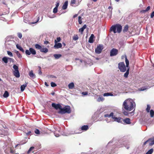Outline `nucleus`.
<instances>
[{
    "mask_svg": "<svg viewBox=\"0 0 154 154\" xmlns=\"http://www.w3.org/2000/svg\"><path fill=\"white\" fill-rule=\"evenodd\" d=\"M135 103L132 99H127L123 102L122 107L128 111H131L135 107Z\"/></svg>",
    "mask_w": 154,
    "mask_h": 154,
    "instance_id": "1",
    "label": "nucleus"
},
{
    "mask_svg": "<svg viewBox=\"0 0 154 154\" xmlns=\"http://www.w3.org/2000/svg\"><path fill=\"white\" fill-rule=\"evenodd\" d=\"M122 29V26L119 24H116L115 25H112L110 29V31H112L115 33L116 32L120 33Z\"/></svg>",
    "mask_w": 154,
    "mask_h": 154,
    "instance_id": "2",
    "label": "nucleus"
},
{
    "mask_svg": "<svg viewBox=\"0 0 154 154\" xmlns=\"http://www.w3.org/2000/svg\"><path fill=\"white\" fill-rule=\"evenodd\" d=\"M71 112L70 107L69 106H66L63 108L61 107L60 110L58 112V113L61 114H63L66 113H70Z\"/></svg>",
    "mask_w": 154,
    "mask_h": 154,
    "instance_id": "3",
    "label": "nucleus"
},
{
    "mask_svg": "<svg viewBox=\"0 0 154 154\" xmlns=\"http://www.w3.org/2000/svg\"><path fill=\"white\" fill-rule=\"evenodd\" d=\"M112 144L115 145L118 147H121L123 146V144L121 143V140H116L113 139L112 141H111L108 143L107 146H109L110 145Z\"/></svg>",
    "mask_w": 154,
    "mask_h": 154,
    "instance_id": "4",
    "label": "nucleus"
},
{
    "mask_svg": "<svg viewBox=\"0 0 154 154\" xmlns=\"http://www.w3.org/2000/svg\"><path fill=\"white\" fill-rule=\"evenodd\" d=\"M118 68L121 72H125L126 70L125 63L123 62H120L119 63Z\"/></svg>",
    "mask_w": 154,
    "mask_h": 154,
    "instance_id": "5",
    "label": "nucleus"
},
{
    "mask_svg": "<svg viewBox=\"0 0 154 154\" xmlns=\"http://www.w3.org/2000/svg\"><path fill=\"white\" fill-rule=\"evenodd\" d=\"M25 53L26 55H30L31 54L32 55H35L36 54L35 50L32 48H30L29 50H26L25 51Z\"/></svg>",
    "mask_w": 154,
    "mask_h": 154,
    "instance_id": "6",
    "label": "nucleus"
},
{
    "mask_svg": "<svg viewBox=\"0 0 154 154\" xmlns=\"http://www.w3.org/2000/svg\"><path fill=\"white\" fill-rule=\"evenodd\" d=\"M103 49V45H99L95 49V52L97 54H100L101 53Z\"/></svg>",
    "mask_w": 154,
    "mask_h": 154,
    "instance_id": "7",
    "label": "nucleus"
},
{
    "mask_svg": "<svg viewBox=\"0 0 154 154\" xmlns=\"http://www.w3.org/2000/svg\"><path fill=\"white\" fill-rule=\"evenodd\" d=\"M118 53V50L116 48H112L110 51V56L111 57L116 55Z\"/></svg>",
    "mask_w": 154,
    "mask_h": 154,
    "instance_id": "8",
    "label": "nucleus"
},
{
    "mask_svg": "<svg viewBox=\"0 0 154 154\" xmlns=\"http://www.w3.org/2000/svg\"><path fill=\"white\" fill-rule=\"evenodd\" d=\"M51 106L56 110L59 109L60 110L62 107L60 104L59 103L56 104L55 103H52L51 104Z\"/></svg>",
    "mask_w": 154,
    "mask_h": 154,
    "instance_id": "9",
    "label": "nucleus"
},
{
    "mask_svg": "<svg viewBox=\"0 0 154 154\" xmlns=\"http://www.w3.org/2000/svg\"><path fill=\"white\" fill-rule=\"evenodd\" d=\"M54 128L55 130L54 133V135L56 137H58L60 136V134L58 133H57V132H58L60 133L61 129L60 128H58L57 127H54Z\"/></svg>",
    "mask_w": 154,
    "mask_h": 154,
    "instance_id": "10",
    "label": "nucleus"
},
{
    "mask_svg": "<svg viewBox=\"0 0 154 154\" xmlns=\"http://www.w3.org/2000/svg\"><path fill=\"white\" fill-rule=\"evenodd\" d=\"M112 119H114V121H116L119 123H122L123 119L121 117H116L113 116Z\"/></svg>",
    "mask_w": 154,
    "mask_h": 154,
    "instance_id": "11",
    "label": "nucleus"
},
{
    "mask_svg": "<svg viewBox=\"0 0 154 154\" xmlns=\"http://www.w3.org/2000/svg\"><path fill=\"white\" fill-rule=\"evenodd\" d=\"M62 46V45L61 43H55L54 48L55 49H58L61 48Z\"/></svg>",
    "mask_w": 154,
    "mask_h": 154,
    "instance_id": "12",
    "label": "nucleus"
},
{
    "mask_svg": "<svg viewBox=\"0 0 154 154\" xmlns=\"http://www.w3.org/2000/svg\"><path fill=\"white\" fill-rule=\"evenodd\" d=\"M13 73L14 75L17 78H19L20 77V74L19 70L13 71Z\"/></svg>",
    "mask_w": 154,
    "mask_h": 154,
    "instance_id": "13",
    "label": "nucleus"
},
{
    "mask_svg": "<svg viewBox=\"0 0 154 154\" xmlns=\"http://www.w3.org/2000/svg\"><path fill=\"white\" fill-rule=\"evenodd\" d=\"M40 51L41 52L46 53L48 51V50L47 48H45L44 46H42Z\"/></svg>",
    "mask_w": 154,
    "mask_h": 154,
    "instance_id": "14",
    "label": "nucleus"
},
{
    "mask_svg": "<svg viewBox=\"0 0 154 154\" xmlns=\"http://www.w3.org/2000/svg\"><path fill=\"white\" fill-rule=\"evenodd\" d=\"M122 121L127 124H131L130 119L129 118H127L125 119H123Z\"/></svg>",
    "mask_w": 154,
    "mask_h": 154,
    "instance_id": "15",
    "label": "nucleus"
},
{
    "mask_svg": "<svg viewBox=\"0 0 154 154\" xmlns=\"http://www.w3.org/2000/svg\"><path fill=\"white\" fill-rule=\"evenodd\" d=\"M94 37V35L92 34L89 38L88 42L90 43H93L94 42V40H93Z\"/></svg>",
    "mask_w": 154,
    "mask_h": 154,
    "instance_id": "16",
    "label": "nucleus"
},
{
    "mask_svg": "<svg viewBox=\"0 0 154 154\" xmlns=\"http://www.w3.org/2000/svg\"><path fill=\"white\" fill-rule=\"evenodd\" d=\"M68 1H66L64 2V4L63 5L62 7V9L63 10L66 9L67 8V6H68Z\"/></svg>",
    "mask_w": 154,
    "mask_h": 154,
    "instance_id": "17",
    "label": "nucleus"
},
{
    "mask_svg": "<svg viewBox=\"0 0 154 154\" xmlns=\"http://www.w3.org/2000/svg\"><path fill=\"white\" fill-rule=\"evenodd\" d=\"M149 140V145L152 146L154 144V137Z\"/></svg>",
    "mask_w": 154,
    "mask_h": 154,
    "instance_id": "18",
    "label": "nucleus"
},
{
    "mask_svg": "<svg viewBox=\"0 0 154 154\" xmlns=\"http://www.w3.org/2000/svg\"><path fill=\"white\" fill-rule=\"evenodd\" d=\"M87 26L86 24H85L82 27L80 28L79 29V31L80 32H81L82 34L83 33V32L84 31V30L86 28Z\"/></svg>",
    "mask_w": 154,
    "mask_h": 154,
    "instance_id": "19",
    "label": "nucleus"
},
{
    "mask_svg": "<svg viewBox=\"0 0 154 154\" xmlns=\"http://www.w3.org/2000/svg\"><path fill=\"white\" fill-rule=\"evenodd\" d=\"M28 83L21 85L20 87V90L21 91H24L25 88L26 87Z\"/></svg>",
    "mask_w": 154,
    "mask_h": 154,
    "instance_id": "20",
    "label": "nucleus"
},
{
    "mask_svg": "<svg viewBox=\"0 0 154 154\" xmlns=\"http://www.w3.org/2000/svg\"><path fill=\"white\" fill-rule=\"evenodd\" d=\"M16 46L17 48L19 49L20 51H22L23 53H24V50L23 48L21 47L18 44H17L16 45Z\"/></svg>",
    "mask_w": 154,
    "mask_h": 154,
    "instance_id": "21",
    "label": "nucleus"
},
{
    "mask_svg": "<svg viewBox=\"0 0 154 154\" xmlns=\"http://www.w3.org/2000/svg\"><path fill=\"white\" fill-rule=\"evenodd\" d=\"M29 75L30 77L32 79H34L35 77V75L33 73L32 70L29 72Z\"/></svg>",
    "mask_w": 154,
    "mask_h": 154,
    "instance_id": "22",
    "label": "nucleus"
},
{
    "mask_svg": "<svg viewBox=\"0 0 154 154\" xmlns=\"http://www.w3.org/2000/svg\"><path fill=\"white\" fill-rule=\"evenodd\" d=\"M88 126L87 125H84L81 127V130L82 131H86L88 129Z\"/></svg>",
    "mask_w": 154,
    "mask_h": 154,
    "instance_id": "23",
    "label": "nucleus"
},
{
    "mask_svg": "<svg viewBox=\"0 0 154 154\" xmlns=\"http://www.w3.org/2000/svg\"><path fill=\"white\" fill-rule=\"evenodd\" d=\"M114 113L113 112H111L109 115L108 114H105L104 115V116L105 117H112V118L113 116Z\"/></svg>",
    "mask_w": 154,
    "mask_h": 154,
    "instance_id": "24",
    "label": "nucleus"
},
{
    "mask_svg": "<svg viewBox=\"0 0 154 154\" xmlns=\"http://www.w3.org/2000/svg\"><path fill=\"white\" fill-rule=\"evenodd\" d=\"M129 28V26L128 25H126L124 27V29L123 30V32L124 33H125L127 32V31L128 30Z\"/></svg>",
    "mask_w": 154,
    "mask_h": 154,
    "instance_id": "25",
    "label": "nucleus"
},
{
    "mask_svg": "<svg viewBox=\"0 0 154 154\" xmlns=\"http://www.w3.org/2000/svg\"><path fill=\"white\" fill-rule=\"evenodd\" d=\"M68 88L70 89H73L74 87V83L72 82L69 83L68 85Z\"/></svg>",
    "mask_w": 154,
    "mask_h": 154,
    "instance_id": "26",
    "label": "nucleus"
},
{
    "mask_svg": "<svg viewBox=\"0 0 154 154\" xmlns=\"http://www.w3.org/2000/svg\"><path fill=\"white\" fill-rule=\"evenodd\" d=\"M8 57H4L2 58V61L5 63H8Z\"/></svg>",
    "mask_w": 154,
    "mask_h": 154,
    "instance_id": "27",
    "label": "nucleus"
},
{
    "mask_svg": "<svg viewBox=\"0 0 154 154\" xmlns=\"http://www.w3.org/2000/svg\"><path fill=\"white\" fill-rule=\"evenodd\" d=\"M104 98L102 96H100L97 100V102H100V101H103L104 100Z\"/></svg>",
    "mask_w": 154,
    "mask_h": 154,
    "instance_id": "28",
    "label": "nucleus"
},
{
    "mask_svg": "<svg viewBox=\"0 0 154 154\" xmlns=\"http://www.w3.org/2000/svg\"><path fill=\"white\" fill-rule=\"evenodd\" d=\"M9 96V94L7 91H5L4 94L3 95V96L5 98H7Z\"/></svg>",
    "mask_w": 154,
    "mask_h": 154,
    "instance_id": "29",
    "label": "nucleus"
},
{
    "mask_svg": "<svg viewBox=\"0 0 154 154\" xmlns=\"http://www.w3.org/2000/svg\"><path fill=\"white\" fill-rule=\"evenodd\" d=\"M54 56L55 59H58L61 57V55L60 54H54Z\"/></svg>",
    "mask_w": 154,
    "mask_h": 154,
    "instance_id": "30",
    "label": "nucleus"
},
{
    "mask_svg": "<svg viewBox=\"0 0 154 154\" xmlns=\"http://www.w3.org/2000/svg\"><path fill=\"white\" fill-rule=\"evenodd\" d=\"M129 68H128L127 70L126 71V72L124 74V76L125 78H127L128 75L129 74Z\"/></svg>",
    "mask_w": 154,
    "mask_h": 154,
    "instance_id": "31",
    "label": "nucleus"
},
{
    "mask_svg": "<svg viewBox=\"0 0 154 154\" xmlns=\"http://www.w3.org/2000/svg\"><path fill=\"white\" fill-rule=\"evenodd\" d=\"M103 96L104 97L108 96H113V95L112 94L110 93H105L103 94Z\"/></svg>",
    "mask_w": 154,
    "mask_h": 154,
    "instance_id": "32",
    "label": "nucleus"
},
{
    "mask_svg": "<svg viewBox=\"0 0 154 154\" xmlns=\"http://www.w3.org/2000/svg\"><path fill=\"white\" fill-rule=\"evenodd\" d=\"M125 62L126 64V67H129V62L126 56L125 57Z\"/></svg>",
    "mask_w": 154,
    "mask_h": 154,
    "instance_id": "33",
    "label": "nucleus"
},
{
    "mask_svg": "<svg viewBox=\"0 0 154 154\" xmlns=\"http://www.w3.org/2000/svg\"><path fill=\"white\" fill-rule=\"evenodd\" d=\"M15 53L17 55L18 57L19 58H21L22 57V56L19 52L17 50H15Z\"/></svg>",
    "mask_w": 154,
    "mask_h": 154,
    "instance_id": "34",
    "label": "nucleus"
},
{
    "mask_svg": "<svg viewBox=\"0 0 154 154\" xmlns=\"http://www.w3.org/2000/svg\"><path fill=\"white\" fill-rule=\"evenodd\" d=\"M42 46H40L38 44H36L35 45V48L38 50H40L41 49V47Z\"/></svg>",
    "mask_w": 154,
    "mask_h": 154,
    "instance_id": "35",
    "label": "nucleus"
},
{
    "mask_svg": "<svg viewBox=\"0 0 154 154\" xmlns=\"http://www.w3.org/2000/svg\"><path fill=\"white\" fill-rule=\"evenodd\" d=\"M112 11L111 10L109 11V12H108L107 15L109 17V18L110 19L112 17Z\"/></svg>",
    "mask_w": 154,
    "mask_h": 154,
    "instance_id": "36",
    "label": "nucleus"
},
{
    "mask_svg": "<svg viewBox=\"0 0 154 154\" xmlns=\"http://www.w3.org/2000/svg\"><path fill=\"white\" fill-rule=\"evenodd\" d=\"M13 68L14 69V71H16L18 70V67L16 65H14L13 66Z\"/></svg>",
    "mask_w": 154,
    "mask_h": 154,
    "instance_id": "37",
    "label": "nucleus"
},
{
    "mask_svg": "<svg viewBox=\"0 0 154 154\" xmlns=\"http://www.w3.org/2000/svg\"><path fill=\"white\" fill-rule=\"evenodd\" d=\"M150 116L151 117H152L154 116V111L152 109H151L150 111Z\"/></svg>",
    "mask_w": 154,
    "mask_h": 154,
    "instance_id": "38",
    "label": "nucleus"
},
{
    "mask_svg": "<svg viewBox=\"0 0 154 154\" xmlns=\"http://www.w3.org/2000/svg\"><path fill=\"white\" fill-rule=\"evenodd\" d=\"M150 9V7L149 6H148L147 7V8H146V9L145 10H143L142 11V12H147Z\"/></svg>",
    "mask_w": 154,
    "mask_h": 154,
    "instance_id": "39",
    "label": "nucleus"
},
{
    "mask_svg": "<svg viewBox=\"0 0 154 154\" xmlns=\"http://www.w3.org/2000/svg\"><path fill=\"white\" fill-rule=\"evenodd\" d=\"M153 152V149H151L148 151L146 154H151Z\"/></svg>",
    "mask_w": 154,
    "mask_h": 154,
    "instance_id": "40",
    "label": "nucleus"
},
{
    "mask_svg": "<svg viewBox=\"0 0 154 154\" xmlns=\"http://www.w3.org/2000/svg\"><path fill=\"white\" fill-rule=\"evenodd\" d=\"M150 109V106L149 104H147V108H146V111L148 112H149V110Z\"/></svg>",
    "mask_w": 154,
    "mask_h": 154,
    "instance_id": "41",
    "label": "nucleus"
},
{
    "mask_svg": "<svg viewBox=\"0 0 154 154\" xmlns=\"http://www.w3.org/2000/svg\"><path fill=\"white\" fill-rule=\"evenodd\" d=\"M34 147L33 146L30 147L29 149V150L27 151V153H29L31 152L34 149Z\"/></svg>",
    "mask_w": 154,
    "mask_h": 154,
    "instance_id": "42",
    "label": "nucleus"
},
{
    "mask_svg": "<svg viewBox=\"0 0 154 154\" xmlns=\"http://www.w3.org/2000/svg\"><path fill=\"white\" fill-rule=\"evenodd\" d=\"M8 54L11 57H13V55L12 53L10 51H7Z\"/></svg>",
    "mask_w": 154,
    "mask_h": 154,
    "instance_id": "43",
    "label": "nucleus"
},
{
    "mask_svg": "<svg viewBox=\"0 0 154 154\" xmlns=\"http://www.w3.org/2000/svg\"><path fill=\"white\" fill-rule=\"evenodd\" d=\"M79 39V37L78 36L76 35H75L73 37V40L75 41H76Z\"/></svg>",
    "mask_w": 154,
    "mask_h": 154,
    "instance_id": "44",
    "label": "nucleus"
},
{
    "mask_svg": "<svg viewBox=\"0 0 154 154\" xmlns=\"http://www.w3.org/2000/svg\"><path fill=\"white\" fill-rule=\"evenodd\" d=\"M61 38L60 37H57V40L54 41L55 43H57V42H60V41Z\"/></svg>",
    "mask_w": 154,
    "mask_h": 154,
    "instance_id": "45",
    "label": "nucleus"
},
{
    "mask_svg": "<svg viewBox=\"0 0 154 154\" xmlns=\"http://www.w3.org/2000/svg\"><path fill=\"white\" fill-rule=\"evenodd\" d=\"M35 133L36 134H40L39 131L37 129H35L34 131Z\"/></svg>",
    "mask_w": 154,
    "mask_h": 154,
    "instance_id": "46",
    "label": "nucleus"
},
{
    "mask_svg": "<svg viewBox=\"0 0 154 154\" xmlns=\"http://www.w3.org/2000/svg\"><path fill=\"white\" fill-rule=\"evenodd\" d=\"M51 86L52 87H55L57 86V85L54 82H52L51 83Z\"/></svg>",
    "mask_w": 154,
    "mask_h": 154,
    "instance_id": "47",
    "label": "nucleus"
},
{
    "mask_svg": "<svg viewBox=\"0 0 154 154\" xmlns=\"http://www.w3.org/2000/svg\"><path fill=\"white\" fill-rule=\"evenodd\" d=\"M17 36L20 38L21 39L22 37V34L20 32H18L17 33Z\"/></svg>",
    "mask_w": 154,
    "mask_h": 154,
    "instance_id": "48",
    "label": "nucleus"
},
{
    "mask_svg": "<svg viewBox=\"0 0 154 154\" xmlns=\"http://www.w3.org/2000/svg\"><path fill=\"white\" fill-rule=\"evenodd\" d=\"M123 114L126 116H128L129 114V113L125 110H124L123 112Z\"/></svg>",
    "mask_w": 154,
    "mask_h": 154,
    "instance_id": "49",
    "label": "nucleus"
},
{
    "mask_svg": "<svg viewBox=\"0 0 154 154\" xmlns=\"http://www.w3.org/2000/svg\"><path fill=\"white\" fill-rule=\"evenodd\" d=\"M57 8H57V7H55L53 11V12L54 13H56L57 12Z\"/></svg>",
    "mask_w": 154,
    "mask_h": 154,
    "instance_id": "50",
    "label": "nucleus"
},
{
    "mask_svg": "<svg viewBox=\"0 0 154 154\" xmlns=\"http://www.w3.org/2000/svg\"><path fill=\"white\" fill-rule=\"evenodd\" d=\"M8 60H9L10 62H14V60L13 59L10 57H8Z\"/></svg>",
    "mask_w": 154,
    "mask_h": 154,
    "instance_id": "51",
    "label": "nucleus"
},
{
    "mask_svg": "<svg viewBox=\"0 0 154 154\" xmlns=\"http://www.w3.org/2000/svg\"><path fill=\"white\" fill-rule=\"evenodd\" d=\"M76 1L75 0H71V3L72 5H74Z\"/></svg>",
    "mask_w": 154,
    "mask_h": 154,
    "instance_id": "52",
    "label": "nucleus"
},
{
    "mask_svg": "<svg viewBox=\"0 0 154 154\" xmlns=\"http://www.w3.org/2000/svg\"><path fill=\"white\" fill-rule=\"evenodd\" d=\"M38 68H39V70H38V74L39 75H41L42 73V72L41 70V68L40 66H38Z\"/></svg>",
    "mask_w": 154,
    "mask_h": 154,
    "instance_id": "53",
    "label": "nucleus"
},
{
    "mask_svg": "<svg viewBox=\"0 0 154 154\" xmlns=\"http://www.w3.org/2000/svg\"><path fill=\"white\" fill-rule=\"evenodd\" d=\"M154 16V11H153L151 14L150 17L152 18Z\"/></svg>",
    "mask_w": 154,
    "mask_h": 154,
    "instance_id": "54",
    "label": "nucleus"
},
{
    "mask_svg": "<svg viewBox=\"0 0 154 154\" xmlns=\"http://www.w3.org/2000/svg\"><path fill=\"white\" fill-rule=\"evenodd\" d=\"M82 94L84 95H87L88 94V92H84L82 93Z\"/></svg>",
    "mask_w": 154,
    "mask_h": 154,
    "instance_id": "55",
    "label": "nucleus"
},
{
    "mask_svg": "<svg viewBox=\"0 0 154 154\" xmlns=\"http://www.w3.org/2000/svg\"><path fill=\"white\" fill-rule=\"evenodd\" d=\"M39 20V17H38V19H37V21H36V22H32V23H32V24H34V23H37V22H38V21Z\"/></svg>",
    "mask_w": 154,
    "mask_h": 154,
    "instance_id": "56",
    "label": "nucleus"
},
{
    "mask_svg": "<svg viewBox=\"0 0 154 154\" xmlns=\"http://www.w3.org/2000/svg\"><path fill=\"white\" fill-rule=\"evenodd\" d=\"M59 5V2H57L56 4V7H57V8H58V6Z\"/></svg>",
    "mask_w": 154,
    "mask_h": 154,
    "instance_id": "57",
    "label": "nucleus"
},
{
    "mask_svg": "<svg viewBox=\"0 0 154 154\" xmlns=\"http://www.w3.org/2000/svg\"><path fill=\"white\" fill-rule=\"evenodd\" d=\"M11 42V41H6L5 42V44L6 45L8 44H9V42Z\"/></svg>",
    "mask_w": 154,
    "mask_h": 154,
    "instance_id": "58",
    "label": "nucleus"
},
{
    "mask_svg": "<svg viewBox=\"0 0 154 154\" xmlns=\"http://www.w3.org/2000/svg\"><path fill=\"white\" fill-rule=\"evenodd\" d=\"M49 76H50V77H51L52 78H56V77L55 76L53 75H49Z\"/></svg>",
    "mask_w": 154,
    "mask_h": 154,
    "instance_id": "59",
    "label": "nucleus"
},
{
    "mask_svg": "<svg viewBox=\"0 0 154 154\" xmlns=\"http://www.w3.org/2000/svg\"><path fill=\"white\" fill-rule=\"evenodd\" d=\"M49 43V42L48 41H45L44 42V44L45 45H47Z\"/></svg>",
    "mask_w": 154,
    "mask_h": 154,
    "instance_id": "60",
    "label": "nucleus"
},
{
    "mask_svg": "<svg viewBox=\"0 0 154 154\" xmlns=\"http://www.w3.org/2000/svg\"><path fill=\"white\" fill-rule=\"evenodd\" d=\"M10 152L11 153H13L14 152V151L12 149H10Z\"/></svg>",
    "mask_w": 154,
    "mask_h": 154,
    "instance_id": "61",
    "label": "nucleus"
},
{
    "mask_svg": "<svg viewBox=\"0 0 154 154\" xmlns=\"http://www.w3.org/2000/svg\"><path fill=\"white\" fill-rule=\"evenodd\" d=\"M148 142H149V140H146V141L144 143H143V145H145Z\"/></svg>",
    "mask_w": 154,
    "mask_h": 154,
    "instance_id": "62",
    "label": "nucleus"
},
{
    "mask_svg": "<svg viewBox=\"0 0 154 154\" xmlns=\"http://www.w3.org/2000/svg\"><path fill=\"white\" fill-rule=\"evenodd\" d=\"M31 131H28V132H27V133H26V135H29V134H30V133H31Z\"/></svg>",
    "mask_w": 154,
    "mask_h": 154,
    "instance_id": "63",
    "label": "nucleus"
},
{
    "mask_svg": "<svg viewBox=\"0 0 154 154\" xmlns=\"http://www.w3.org/2000/svg\"><path fill=\"white\" fill-rule=\"evenodd\" d=\"M146 89L145 88H141V89H140V90L141 91H144L145 90H146Z\"/></svg>",
    "mask_w": 154,
    "mask_h": 154,
    "instance_id": "64",
    "label": "nucleus"
}]
</instances>
